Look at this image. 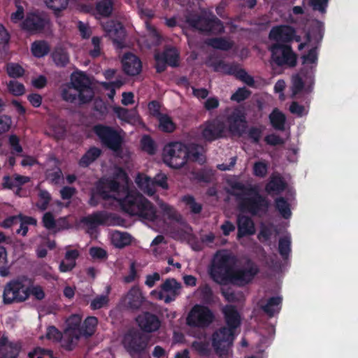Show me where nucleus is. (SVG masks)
I'll use <instances>...</instances> for the list:
<instances>
[{
    "label": "nucleus",
    "instance_id": "nucleus-33",
    "mask_svg": "<svg viewBox=\"0 0 358 358\" xmlns=\"http://www.w3.org/2000/svg\"><path fill=\"white\" fill-rule=\"evenodd\" d=\"M206 43L208 46L222 50H229L234 45V42L230 41L224 37L209 38Z\"/></svg>",
    "mask_w": 358,
    "mask_h": 358
},
{
    "label": "nucleus",
    "instance_id": "nucleus-34",
    "mask_svg": "<svg viewBox=\"0 0 358 358\" xmlns=\"http://www.w3.org/2000/svg\"><path fill=\"white\" fill-rule=\"evenodd\" d=\"M112 242L117 248H123L131 243L132 236L128 232L115 231L112 235Z\"/></svg>",
    "mask_w": 358,
    "mask_h": 358
},
{
    "label": "nucleus",
    "instance_id": "nucleus-43",
    "mask_svg": "<svg viewBox=\"0 0 358 358\" xmlns=\"http://www.w3.org/2000/svg\"><path fill=\"white\" fill-rule=\"evenodd\" d=\"M44 3L49 9L54 11L55 15H58L62 10L66 9L69 0H44Z\"/></svg>",
    "mask_w": 358,
    "mask_h": 358
},
{
    "label": "nucleus",
    "instance_id": "nucleus-41",
    "mask_svg": "<svg viewBox=\"0 0 358 358\" xmlns=\"http://www.w3.org/2000/svg\"><path fill=\"white\" fill-rule=\"evenodd\" d=\"M275 209L279 211L282 216L287 219L290 217L292 212L290 205L284 197H278L275 199Z\"/></svg>",
    "mask_w": 358,
    "mask_h": 358
},
{
    "label": "nucleus",
    "instance_id": "nucleus-31",
    "mask_svg": "<svg viewBox=\"0 0 358 358\" xmlns=\"http://www.w3.org/2000/svg\"><path fill=\"white\" fill-rule=\"evenodd\" d=\"M239 65L236 63H228L219 60L213 63L214 71L236 76Z\"/></svg>",
    "mask_w": 358,
    "mask_h": 358
},
{
    "label": "nucleus",
    "instance_id": "nucleus-24",
    "mask_svg": "<svg viewBox=\"0 0 358 358\" xmlns=\"http://www.w3.org/2000/svg\"><path fill=\"white\" fill-rule=\"evenodd\" d=\"M223 23L216 16L211 17H201L199 30L206 33L217 34L222 31Z\"/></svg>",
    "mask_w": 358,
    "mask_h": 358
},
{
    "label": "nucleus",
    "instance_id": "nucleus-38",
    "mask_svg": "<svg viewBox=\"0 0 358 358\" xmlns=\"http://www.w3.org/2000/svg\"><path fill=\"white\" fill-rule=\"evenodd\" d=\"M19 222L20 224V228L16 230L17 234L26 236L28 231V225H36L37 220L33 217L27 216L20 213Z\"/></svg>",
    "mask_w": 358,
    "mask_h": 358
},
{
    "label": "nucleus",
    "instance_id": "nucleus-60",
    "mask_svg": "<svg viewBox=\"0 0 358 358\" xmlns=\"http://www.w3.org/2000/svg\"><path fill=\"white\" fill-rule=\"evenodd\" d=\"M161 209L164 214L168 217V218L174 220H178L180 215L173 206L166 203H162L161 206Z\"/></svg>",
    "mask_w": 358,
    "mask_h": 358
},
{
    "label": "nucleus",
    "instance_id": "nucleus-56",
    "mask_svg": "<svg viewBox=\"0 0 358 358\" xmlns=\"http://www.w3.org/2000/svg\"><path fill=\"white\" fill-rule=\"evenodd\" d=\"M304 87V81L301 76L296 74L292 78V92L294 96L302 92Z\"/></svg>",
    "mask_w": 358,
    "mask_h": 358
},
{
    "label": "nucleus",
    "instance_id": "nucleus-39",
    "mask_svg": "<svg viewBox=\"0 0 358 358\" xmlns=\"http://www.w3.org/2000/svg\"><path fill=\"white\" fill-rule=\"evenodd\" d=\"M291 252V239L290 236H285L280 237L278 241V253L281 257L286 260L290 255Z\"/></svg>",
    "mask_w": 358,
    "mask_h": 358
},
{
    "label": "nucleus",
    "instance_id": "nucleus-4",
    "mask_svg": "<svg viewBox=\"0 0 358 358\" xmlns=\"http://www.w3.org/2000/svg\"><path fill=\"white\" fill-rule=\"evenodd\" d=\"M62 98L71 103H89L94 96V92L89 79L83 73L72 75L71 80L61 92Z\"/></svg>",
    "mask_w": 358,
    "mask_h": 358
},
{
    "label": "nucleus",
    "instance_id": "nucleus-22",
    "mask_svg": "<svg viewBox=\"0 0 358 358\" xmlns=\"http://www.w3.org/2000/svg\"><path fill=\"white\" fill-rule=\"evenodd\" d=\"M111 214L105 211L99 210L94 212L92 215L83 217L80 219V222L85 224L90 229H94L98 225L105 224L110 217Z\"/></svg>",
    "mask_w": 358,
    "mask_h": 358
},
{
    "label": "nucleus",
    "instance_id": "nucleus-16",
    "mask_svg": "<svg viewBox=\"0 0 358 358\" xmlns=\"http://www.w3.org/2000/svg\"><path fill=\"white\" fill-rule=\"evenodd\" d=\"M155 71L161 73L164 72L167 66L177 67L179 65L178 50L173 46H166L162 52L155 54Z\"/></svg>",
    "mask_w": 358,
    "mask_h": 358
},
{
    "label": "nucleus",
    "instance_id": "nucleus-18",
    "mask_svg": "<svg viewBox=\"0 0 358 358\" xmlns=\"http://www.w3.org/2000/svg\"><path fill=\"white\" fill-rule=\"evenodd\" d=\"M136 320L140 329L147 333L155 332L159 329L161 326L159 318L155 313L148 311L141 313Z\"/></svg>",
    "mask_w": 358,
    "mask_h": 358
},
{
    "label": "nucleus",
    "instance_id": "nucleus-50",
    "mask_svg": "<svg viewBox=\"0 0 358 358\" xmlns=\"http://www.w3.org/2000/svg\"><path fill=\"white\" fill-rule=\"evenodd\" d=\"M42 223L44 228L48 230H60L57 228V222L55 217L51 212H46L44 213L42 218Z\"/></svg>",
    "mask_w": 358,
    "mask_h": 358
},
{
    "label": "nucleus",
    "instance_id": "nucleus-42",
    "mask_svg": "<svg viewBox=\"0 0 358 358\" xmlns=\"http://www.w3.org/2000/svg\"><path fill=\"white\" fill-rule=\"evenodd\" d=\"M6 71L8 76L12 78H22L25 73L24 69L16 62L7 63Z\"/></svg>",
    "mask_w": 358,
    "mask_h": 358
},
{
    "label": "nucleus",
    "instance_id": "nucleus-1",
    "mask_svg": "<svg viewBox=\"0 0 358 358\" xmlns=\"http://www.w3.org/2000/svg\"><path fill=\"white\" fill-rule=\"evenodd\" d=\"M222 315L227 326L217 329L211 336V344L217 355H229L234 345L236 330L241 324V317L236 307L226 305L222 308Z\"/></svg>",
    "mask_w": 358,
    "mask_h": 358
},
{
    "label": "nucleus",
    "instance_id": "nucleus-23",
    "mask_svg": "<svg viewBox=\"0 0 358 358\" xmlns=\"http://www.w3.org/2000/svg\"><path fill=\"white\" fill-rule=\"evenodd\" d=\"M185 160L186 162L189 161L197 162L203 164L206 162V157L204 155V148L201 144L191 143L185 144Z\"/></svg>",
    "mask_w": 358,
    "mask_h": 358
},
{
    "label": "nucleus",
    "instance_id": "nucleus-58",
    "mask_svg": "<svg viewBox=\"0 0 358 358\" xmlns=\"http://www.w3.org/2000/svg\"><path fill=\"white\" fill-rule=\"evenodd\" d=\"M29 297L31 294L37 300L44 299L45 294L44 289L40 285L27 286Z\"/></svg>",
    "mask_w": 358,
    "mask_h": 358
},
{
    "label": "nucleus",
    "instance_id": "nucleus-14",
    "mask_svg": "<svg viewBox=\"0 0 358 358\" xmlns=\"http://www.w3.org/2000/svg\"><path fill=\"white\" fill-rule=\"evenodd\" d=\"M136 183L144 193L152 195L156 193V187L168 188L167 176L164 173H157L154 178L148 177L145 173H139L136 178Z\"/></svg>",
    "mask_w": 358,
    "mask_h": 358
},
{
    "label": "nucleus",
    "instance_id": "nucleus-37",
    "mask_svg": "<svg viewBox=\"0 0 358 358\" xmlns=\"http://www.w3.org/2000/svg\"><path fill=\"white\" fill-rule=\"evenodd\" d=\"M51 57L57 66L64 67L69 62V56L67 52L62 48H55Z\"/></svg>",
    "mask_w": 358,
    "mask_h": 358
},
{
    "label": "nucleus",
    "instance_id": "nucleus-64",
    "mask_svg": "<svg viewBox=\"0 0 358 358\" xmlns=\"http://www.w3.org/2000/svg\"><path fill=\"white\" fill-rule=\"evenodd\" d=\"M201 17L197 14H189L186 16L185 21L191 27L199 29Z\"/></svg>",
    "mask_w": 358,
    "mask_h": 358
},
{
    "label": "nucleus",
    "instance_id": "nucleus-53",
    "mask_svg": "<svg viewBox=\"0 0 358 358\" xmlns=\"http://www.w3.org/2000/svg\"><path fill=\"white\" fill-rule=\"evenodd\" d=\"M7 262L6 249L0 245V275L2 276H6L9 273Z\"/></svg>",
    "mask_w": 358,
    "mask_h": 358
},
{
    "label": "nucleus",
    "instance_id": "nucleus-35",
    "mask_svg": "<svg viewBox=\"0 0 358 358\" xmlns=\"http://www.w3.org/2000/svg\"><path fill=\"white\" fill-rule=\"evenodd\" d=\"M50 50V45L44 40L35 41L31 43V53L36 58H42V57L47 55Z\"/></svg>",
    "mask_w": 358,
    "mask_h": 358
},
{
    "label": "nucleus",
    "instance_id": "nucleus-48",
    "mask_svg": "<svg viewBox=\"0 0 358 358\" xmlns=\"http://www.w3.org/2000/svg\"><path fill=\"white\" fill-rule=\"evenodd\" d=\"M7 88L9 92L15 96H22L25 92L24 85L16 80H10L7 84Z\"/></svg>",
    "mask_w": 358,
    "mask_h": 358
},
{
    "label": "nucleus",
    "instance_id": "nucleus-25",
    "mask_svg": "<svg viewBox=\"0 0 358 358\" xmlns=\"http://www.w3.org/2000/svg\"><path fill=\"white\" fill-rule=\"evenodd\" d=\"M238 238L254 235L256 230L255 223L251 217L239 215L237 217Z\"/></svg>",
    "mask_w": 358,
    "mask_h": 358
},
{
    "label": "nucleus",
    "instance_id": "nucleus-47",
    "mask_svg": "<svg viewBox=\"0 0 358 358\" xmlns=\"http://www.w3.org/2000/svg\"><path fill=\"white\" fill-rule=\"evenodd\" d=\"M182 202L185 203L189 208L191 213L197 215L202 210V205L196 203L194 196L190 194H186L182 199Z\"/></svg>",
    "mask_w": 358,
    "mask_h": 358
},
{
    "label": "nucleus",
    "instance_id": "nucleus-13",
    "mask_svg": "<svg viewBox=\"0 0 358 358\" xmlns=\"http://www.w3.org/2000/svg\"><path fill=\"white\" fill-rule=\"evenodd\" d=\"M271 59L278 66L294 67L296 65V55L292 47L285 43H274L270 48Z\"/></svg>",
    "mask_w": 358,
    "mask_h": 358
},
{
    "label": "nucleus",
    "instance_id": "nucleus-2",
    "mask_svg": "<svg viewBox=\"0 0 358 358\" xmlns=\"http://www.w3.org/2000/svg\"><path fill=\"white\" fill-rule=\"evenodd\" d=\"M229 185L231 191H228V193L236 199L242 211L249 213L252 216L266 215L270 201L259 193L257 187L245 185L240 181L231 182Z\"/></svg>",
    "mask_w": 358,
    "mask_h": 358
},
{
    "label": "nucleus",
    "instance_id": "nucleus-7",
    "mask_svg": "<svg viewBox=\"0 0 358 358\" xmlns=\"http://www.w3.org/2000/svg\"><path fill=\"white\" fill-rule=\"evenodd\" d=\"M150 338L137 329H129L124 334L122 345L128 354L131 356L145 353Z\"/></svg>",
    "mask_w": 358,
    "mask_h": 358
},
{
    "label": "nucleus",
    "instance_id": "nucleus-3",
    "mask_svg": "<svg viewBox=\"0 0 358 358\" xmlns=\"http://www.w3.org/2000/svg\"><path fill=\"white\" fill-rule=\"evenodd\" d=\"M122 210L131 216L154 222L157 218L156 207L143 194L127 190L125 196L117 199Z\"/></svg>",
    "mask_w": 358,
    "mask_h": 358
},
{
    "label": "nucleus",
    "instance_id": "nucleus-28",
    "mask_svg": "<svg viewBox=\"0 0 358 358\" xmlns=\"http://www.w3.org/2000/svg\"><path fill=\"white\" fill-rule=\"evenodd\" d=\"M286 187L287 184L280 175H272L265 186V191L268 194H278L284 192Z\"/></svg>",
    "mask_w": 358,
    "mask_h": 358
},
{
    "label": "nucleus",
    "instance_id": "nucleus-11",
    "mask_svg": "<svg viewBox=\"0 0 358 358\" xmlns=\"http://www.w3.org/2000/svg\"><path fill=\"white\" fill-rule=\"evenodd\" d=\"M50 24V17L46 13L38 10L28 12L22 22V29L31 35L38 34L49 29Z\"/></svg>",
    "mask_w": 358,
    "mask_h": 358
},
{
    "label": "nucleus",
    "instance_id": "nucleus-55",
    "mask_svg": "<svg viewBox=\"0 0 358 358\" xmlns=\"http://www.w3.org/2000/svg\"><path fill=\"white\" fill-rule=\"evenodd\" d=\"M250 94L251 92L247 90L245 87H239L238 90L232 94L231 99L236 101L237 103H240V101L248 99Z\"/></svg>",
    "mask_w": 358,
    "mask_h": 358
},
{
    "label": "nucleus",
    "instance_id": "nucleus-5",
    "mask_svg": "<svg viewBox=\"0 0 358 358\" xmlns=\"http://www.w3.org/2000/svg\"><path fill=\"white\" fill-rule=\"evenodd\" d=\"M234 256L223 254L216 257L210 269L211 279L220 285L229 282L234 269Z\"/></svg>",
    "mask_w": 358,
    "mask_h": 358
},
{
    "label": "nucleus",
    "instance_id": "nucleus-59",
    "mask_svg": "<svg viewBox=\"0 0 358 358\" xmlns=\"http://www.w3.org/2000/svg\"><path fill=\"white\" fill-rule=\"evenodd\" d=\"M253 172L256 176L264 178L268 172V166L264 162H256L253 166Z\"/></svg>",
    "mask_w": 358,
    "mask_h": 358
},
{
    "label": "nucleus",
    "instance_id": "nucleus-27",
    "mask_svg": "<svg viewBox=\"0 0 358 358\" xmlns=\"http://www.w3.org/2000/svg\"><path fill=\"white\" fill-rule=\"evenodd\" d=\"M144 297L137 286H134L126 295L125 302L131 310H138L142 306Z\"/></svg>",
    "mask_w": 358,
    "mask_h": 358
},
{
    "label": "nucleus",
    "instance_id": "nucleus-45",
    "mask_svg": "<svg viewBox=\"0 0 358 358\" xmlns=\"http://www.w3.org/2000/svg\"><path fill=\"white\" fill-rule=\"evenodd\" d=\"M181 285L176 279H166L161 285L162 291L166 292H171L172 294H178V291Z\"/></svg>",
    "mask_w": 358,
    "mask_h": 358
},
{
    "label": "nucleus",
    "instance_id": "nucleus-26",
    "mask_svg": "<svg viewBox=\"0 0 358 358\" xmlns=\"http://www.w3.org/2000/svg\"><path fill=\"white\" fill-rule=\"evenodd\" d=\"M282 303L281 296H273L268 299L265 304L260 305V308L268 317H273L281 310Z\"/></svg>",
    "mask_w": 358,
    "mask_h": 358
},
{
    "label": "nucleus",
    "instance_id": "nucleus-20",
    "mask_svg": "<svg viewBox=\"0 0 358 358\" xmlns=\"http://www.w3.org/2000/svg\"><path fill=\"white\" fill-rule=\"evenodd\" d=\"M123 71L129 76H136L142 71V62L138 56L133 53H125L122 59Z\"/></svg>",
    "mask_w": 358,
    "mask_h": 358
},
{
    "label": "nucleus",
    "instance_id": "nucleus-40",
    "mask_svg": "<svg viewBox=\"0 0 358 358\" xmlns=\"http://www.w3.org/2000/svg\"><path fill=\"white\" fill-rule=\"evenodd\" d=\"M113 8V0H100L99 2L96 4V10L97 13L103 17L110 16Z\"/></svg>",
    "mask_w": 358,
    "mask_h": 358
},
{
    "label": "nucleus",
    "instance_id": "nucleus-17",
    "mask_svg": "<svg viewBox=\"0 0 358 358\" xmlns=\"http://www.w3.org/2000/svg\"><path fill=\"white\" fill-rule=\"evenodd\" d=\"M201 136L207 142L223 137L226 129L223 121L217 117L209 119L200 126Z\"/></svg>",
    "mask_w": 358,
    "mask_h": 358
},
{
    "label": "nucleus",
    "instance_id": "nucleus-54",
    "mask_svg": "<svg viewBox=\"0 0 358 358\" xmlns=\"http://www.w3.org/2000/svg\"><path fill=\"white\" fill-rule=\"evenodd\" d=\"M109 299L107 295L101 294L91 301L90 308L93 310H99L108 303Z\"/></svg>",
    "mask_w": 358,
    "mask_h": 358
},
{
    "label": "nucleus",
    "instance_id": "nucleus-57",
    "mask_svg": "<svg viewBox=\"0 0 358 358\" xmlns=\"http://www.w3.org/2000/svg\"><path fill=\"white\" fill-rule=\"evenodd\" d=\"M301 59L303 64H316L318 61L317 48L315 47L310 49L306 55L301 56Z\"/></svg>",
    "mask_w": 358,
    "mask_h": 358
},
{
    "label": "nucleus",
    "instance_id": "nucleus-62",
    "mask_svg": "<svg viewBox=\"0 0 358 358\" xmlns=\"http://www.w3.org/2000/svg\"><path fill=\"white\" fill-rule=\"evenodd\" d=\"M228 122H239L246 124L245 113L239 110H234L228 116Z\"/></svg>",
    "mask_w": 358,
    "mask_h": 358
},
{
    "label": "nucleus",
    "instance_id": "nucleus-12",
    "mask_svg": "<svg viewBox=\"0 0 358 358\" xmlns=\"http://www.w3.org/2000/svg\"><path fill=\"white\" fill-rule=\"evenodd\" d=\"M214 319V313L209 307L196 304L189 311L186 320L189 327L205 329L212 324Z\"/></svg>",
    "mask_w": 358,
    "mask_h": 358
},
{
    "label": "nucleus",
    "instance_id": "nucleus-10",
    "mask_svg": "<svg viewBox=\"0 0 358 358\" xmlns=\"http://www.w3.org/2000/svg\"><path fill=\"white\" fill-rule=\"evenodd\" d=\"M185 150V143L179 141L170 142L163 149V161L173 169L182 168L186 164Z\"/></svg>",
    "mask_w": 358,
    "mask_h": 358
},
{
    "label": "nucleus",
    "instance_id": "nucleus-8",
    "mask_svg": "<svg viewBox=\"0 0 358 358\" xmlns=\"http://www.w3.org/2000/svg\"><path fill=\"white\" fill-rule=\"evenodd\" d=\"M94 132L99 138L100 142L105 148L115 153L122 150L123 138L115 129L111 126L99 124L94 126Z\"/></svg>",
    "mask_w": 358,
    "mask_h": 358
},
{
    "label": "nucleus",
    "instance_id": "nucleus-52",
    "mask_svg": "<svg viewBox=\"0 0 358 358\" xmlns=\"http://www.w3.org/2000/svg\"><path fill=\"white\" fill-rule=\"evenodd\" d=\"M235 78L243 81L245 84H246L248 86H255V79L251 75H249L248 72L245 70H244V69L238 67Z\"/></svg>",
    "mask_w": 358,
    "mask_h": 358
},
{
    "label": "nucleus",
    "instance_id": "nucleus-6",
    "mask_svg": "<svg viewBox=\"0 0 358 358\" xmlns=\"http://www.w3.org/2000/svg\"><path fill=\"white\" fill-rule=\"evenodd\" d=\"M33 283L26 275H21L8 282L4 287L3 299L5 304L22 303L29 298L27 286L25 282Z\"/></svg>",
    "mask_w": 358,
    "mask_h": 358
},
{
    "label": "nucleus",
    "instance_id": "nucleus-30",
    "mask_svg": "<svg viewBox=\"0 0 358 358\" xmlns=\"http://www.w3.org/2000/svg\"><path fill=\"white\" fill-rule=\"evenodd\" d=\"M102 151L99 148L91 147L87 150L84 155H82L81 159L78 161V164L79 166L86 168L90 164L97 159L101 155Z\"/></svg>",
    "mask_w": 358,
    "mask_h": 358
},
{
    "label": "nucleus",
    "instance_id": "nucleus-15",
    "mask_svg": "<svg viewBox=\"0 0 358 358\" xmlns=\"http://www.w3.org/2000/svg\"><path fill=\"white\" fill-rule=\"evenodd\" d=\"M245 266L243 268H234L229 282L240 287L245 286L260 272L257 264L250 259L245 261Z\"/></svg>",
    "mask_w": 358,
    "mask_h": 358
},
{
    "label": "nucleus",
    "instance_id": "nucleus-61",
    "mask_svg": "<svg viewBox=\"0 0 358 358\" xmlns=\"http://www.w3.org/2000/svg\"><path fill=\"white\" fill-rule=\"evenodd\" d=\"M12 120L9 115H0V135L6 134L11 128Z\"/></svg>",
    "mask_w": 358,
    "mask_h": 358
},
{
    "label": "nucleus",
    "instance_id": "nucleus-44",
    "mask_svg": "<svg viewBox=\"0 0 358 358\" xmlns=\"http://www.w3.org/2000/svg\"><path fill=\"white\" fill-rule=\"evenodd\" d=\"M141 147L143 150L149 155H155L156 143L149 135H144L141 140Z\"/></svg>",
    "mask_w": 358,
    "mask_h": 358
},
{
    "label": "nucleus",
    "instance_id": "nucleus-32",
    "mask_svg": "<svg viewBox=\"0 0 358 358\" xmlns=\"http://www.w3.org/2000/svg\"><path fill=\"white\" fill-rule=\"evenodd\" d=\"M269 120L273 129L279 131L285 130L286 117L285 113L275 108L269 115Z\"/></svg>",
    "mask_w": 358,
    "mask_h": 358
},
{
    "label": "nucleus",
    "instance_id": "nucleus-63",
    "mask_svg": "<svg viewBox=\"0 0 358 358\" xmlns=\"http://www.w3.org/2000/svg\"><path fill=\"white\" fill-rule=\"evenodd\" d=\"M248 137L254 143H259L262 136V130L260 128L255 127L252 126L248 131Z\"/></svg>",
    "mask_w": 358,
    "mask_h": 358
},
{
    "label": "nucleus",
    "instance_id": "nucleus-51",
    "mask_svg": "<svg viewBox=\"0 0 358 358\" xmlns=\"http://www.w3.org/2000/svg\"><path fill=\"white\" fill-rule=\"evenodd\" d=\"M45 336L48 339H52L55 341H62V345L63 346L64 332H61L55 326L50 325L48 327Z\"/></svg>",
    "mask_w": 358,
    "mask_h": 358
},
{
    "label": "nucleus",
    "instance_id": "nucleus-49",
    "mask_svg": "<svg viewBox=\"0 0 358 358\" xmlns=\"http://www.w3.org/2000/svg\"><path fill=\"white\" fill-rule=\"evenodd\" d=\"M21 345L17 343H9L3 349V355L6 358H17L21 350Z\"/></svg>",
    "mask_w": 358,
    "mask_h": 358
},
{
    "label": "nucleus",
    "instance_id": "nucleus-29",
    "mask_svg": "<svg viewBox=\"0 0 358 358\" xmlns=\"http://www.w3.org/2000/svg\"><path fill=\"white\" fill-rule=\"evenodd\" d=\"M98 318L94 316H88L82 322L81 338H89L94 336L98 325Z\"/></svg>",
    "mask_w": 358,
    "mask_h": 358
},
{
    "label": "nucleus",
    "instance_id": "nucleus-19",
    "mask_svg": "<svg viewBox=\"0 0 358 358\" xmlns=\"http://www.w3.org/2000/svg\"><path fill=\"white\" fill-rule=\"evenodd\" d=\"M296 29L289 24L276 25L269 33V38L277 43H287L294 40Z\"/></svg>",
    "mask_w": 358,
    "mask_h": 358
},
{
    "label": "nucleus",
    "instance_id": "nucleus-9",
    "mask_svg": "<svg viewBox=\"0 0 358 358\" xmlns=\"http://www.w3.org/2000/svg\"><path fill=\"white\" fill-rule=\"evenodd\" d=\"M82 317L73 313L66 319L64 329L63 348L71 351L76 348L81 338Z\"/></svg>",
    "mask_w": 358,
    "mask_h": 358
},
{
    "label": "nucleus",
    "instance_id": "nucleus-46",
    "mask_svg": "<svg viewBox=\"0 0 358 358\" xmlns=\"http://www.w3.org/2000/svg\"><path fill=\"white\" fill-rule=\"evenodd\" d=\"M192 347L200 356L203 357L210 356L212 352L209 343L206 341H194Z\"/></svg>",
    "mask_w": 358,
    "mask_h": 358
},
{
    "label": "nucleus",
    "instance_id": "nucleus-36",
    "mask_svg": "<svg viewBox=\"0 0 358 358\" xmlns=\"http://www.w3.org/2000/svg\"><path fill=\"white\" fill-rule=\"evenodd\" d=\"M157 111L159 129L165 132H173L176 129V124L172 118L165 113H162L159 110Z\"/></svg>",
    "mask_w": 358,
    "mask_h": 358
},
{
    "label": "nucleus",
    "instance_id": "nucleus-21",
    "mask_svg": "<svg viewBox=\"0 0 358 358\" xmlns=\"http://www.w3.org/2000/svg\"><path fill=\"white\" fill-rule=\"evenodd\" d=\"M103 28L108 36L111 37L113 43L122 47L126 36L125 29L122 23L109 21L104 24Z\"/></svg>",
    "mask_w": 358,
    "mask_h": 358
}]
</instances>
